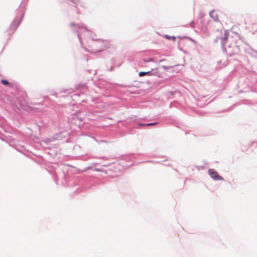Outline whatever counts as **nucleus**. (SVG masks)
<instances>
[{
	"label": "nucleus",
	"instance_id": "nucleus-1",
	"mask_svg": "<svg viewBox=\"0 0 257 257\" xmlns=\"http://www.w3.org/2000/svg\"><path fill=\"white\" fill-rule=\"evenodd\" d=\"M210 16L215 21H219V17L221 19V22L222 23H224L225 24H227L228 22L229 21V18L228 17L224 14L218 12L217 11L212 10L210 12Z\"/></svg>",
	"mask_w": 257,
	"mask_h": 257
},
{
	"label": "nucleus",
	"instance_id": "nucleus-2",
	"mask_svg": "<svg viewBox=\"0 0 257 257\" xmlns=\"http://www.w3.org/2000/svg\"><path fill=\"white\" fill-rule=\"evenodd\" d=\"M208 174L214 180L217 181L223 180V178L218 175L217 172L213 169H210L208 170Z\"/></svg>",
	"mask_w": 257,
	"mask_h": 257
},
{
	"label": "nucleus",
	"instance_id": "nucleus-3",
	"mask_svg": "<svg viewBox=\"0 0 257 257\" xmlns=\"http://www.w3.org/2000/svg\"><path fill=\"white\" fill-rule=\"evenodd\" d=\"M153 75V74L150 71H148V72H140L139 73V75L140 76H141V77L144 76L145 75L150 76V75Z\"/></svg>",
	"mask_w": 257,
	"mask_h": 257
},
{
	"label": "nucleus",
	"instance_id": "nucleus-4",
	"mask_svg": "<svg viewBox=\"0 0 257 257\" xmlns=\"http://www.w3.org/2000/svg\"><path fill=\"white\" fill-rule=\"evenodd\" d=\"M165 38L168 40H173V41H175L176 40V37L174 36H171L170 37L169 36L166 35L164 36Z\"/></svg>",
	"mask_w": 257,
	"mask_h": 257
},
{
	"label": "nucleus",
	"instance_id": "nucleus-5",
	"mask_svg": "<svg viewBox=\"0 0 257 257\" xmlns=\"http://www.w3.org/2000/svg\"><path fill=\"white\" fill-rule=\"evenodd\" d=\"M1 83L4 85H8L9 84V82L7 80L2 79L1 80Z\"/></svg>",
	"mask_w": 257,
	"mask_h": 257
},
{
	"label": "nucleus",
	"instance_id": "nucleus-6",
	"mask_svg": "<svg viewBox=\"0 0 257 257\" xmlns=\"http://www.w3.org/2000/svg\"><path fill=\"white\" fill-rule=\"evenodd\" d=\"M156 123H147V124H140V125H142V126H150V125H154Z\"/></svg>",
	"mask_w": 257,
	"mask_h": 257
},
{
	"label": "nucleus",
	"instance_id": "nucleus-7",
	"mask_svg": "<svg viewBox=\"0 0 257 257\" xmlns=\"http://www.w3.org/2000/svg\"><path fill=\"white\" fill-rule=\"evenodd\" d=\"M94 171H97V172H102L103 171V170L102 169H95L94 170Z\"/></svg>",
	"mask_w": 257,
	"mask_h": 257
}]
</instances>
